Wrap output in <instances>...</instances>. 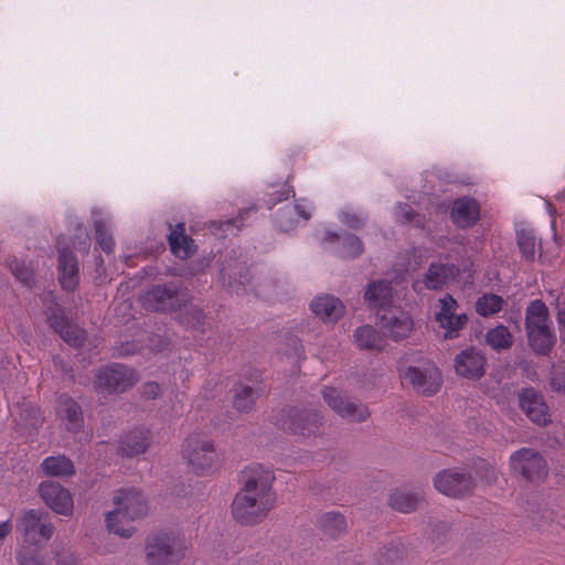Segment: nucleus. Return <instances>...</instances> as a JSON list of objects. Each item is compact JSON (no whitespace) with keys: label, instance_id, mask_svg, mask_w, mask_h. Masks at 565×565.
Here are the masks:
<instances>
[{"label":"nucleus","instance_id":"1","mask_svg":"<svg viewBox=\"0 0 565 565\" xmlns=\"http://www.w3.org/2000/svg\"><path fill=\"white\" fill-rule=\"evenodd\" d=\"M243 488L232 502V515L243 525L260 523L274 508L275 475L263 465L253 463L242 471Z\"/></svg>","mask_w":565,"mask_h":565},{"label":"nucleus","instance_id":"2","mask_svg":"<svg viewBox=\"0 0 565 565\" xmlns=\"http://www.w3.org/2000/svg\"><path fill=\"white\" fill-rule=\"evenodd\" d=\"M115 510L106 515L109 532L121 537H130L135 533L132 522L147 513L148 505L141 492L136 489H121L114 498Z\"/></svg>","mask_w":565,"mask_h":565},{"label":"nucleus","instance_id":"3","mask_svg":"<svg viewBox=\"0 0 565 565\" xmlns=\"http://www.w3.org/2000/svg\"><path fill=\"white\" fill-rule=\"evenodd\" d=\"M145 550L148 565H179L188 543L178 532L159 531L148 536Z\"/></svg>","mask_w":565,"mask_h":565},{"label":"nucleus","instance_id":"4","mask_svg":"<svg viewBox=\"0 0 565 565\" xmlns=\"http://www.w3.org/2000/svg\"><path fill=\"white\" fill-rule=\"evenodd\" d=\"M186 301V291L175 281L153 285L139 297L141 307L151 312H174Z\"/></svg>","mask_w":565,"mask_h":565},{"label":"nucleus","instance_id":"5","mask_svg":"<svg viewBox=\"0 0 565 565\" xmlns=\"http://www.w3.org/2000/svg\"><path fill=\"white\" fill-rule=\"evenodd\" d=\"M181 452L190 469L196 475L212 472L218 462V456L212 440L201 434L186 437L182 444Z\"/></svg>","mask_w":565,"mask_h":565},{"label":"nucleus","instance_id":"6","mask_svg":"<svg viewBox=\"0 0 565 565\" xmlns=\"http://www.w3.org/2000/svg\"><path fill=\"white\" fill-rule=\"evenodd\" d=\"M509 463L513 473L530 482L544 480L548 472L545 459L532 448H521L514 451L510 456Z\"/></svg>","mask_w":565,"mask_h":565},{"label":"nucleus","instance_id":"7","mask_svg":"<svg viewBox=\"0 0 565 565\" xmlns=\"http://www.w3.org/2000/svg\"><path fill=\"white\" fill-rule=\"evenodd\" d=\"M137 382L136 372L122 364H113L99 370L95 386L100 393L114 394L125 392Z\"/></svg>","mask_w":565,"mask_h":565},{"label":"nucleus","instance_id":"8","mask_svg":"<svg viewBox=\"0 0 565 565\" xmlns=\"http://www.w3.org/2000/svg\"><path fill=\"white\" fill-rule=\"evenodd\" d=\"M281 427L292 434L303 437L316 435L321 425V416L311 409H298L295 407L284 411Z\"/></svg>","mask_w":565,"mask_h":565},{"label":"nucleus","instance_id":"9","mask_svg":"<svg viewBox=\"0 0 565 565\" xmlns=\"http://www.w3.org/2000/svg\"><path fill=\"white\" fill-rule=\"evenodd\" d=\"M322 396L329 407L348 422L361 423L370 416L365 405L348 401L344 394L334 387H326Z\"/></svg>","mask_w":565,"mask_h":565},{"label":"nucleus","instance_id":"10","mask_svg":"<svg viewBox=\"0 0 565 565\" xmlns=\"http://www.w3.org/2000/svg\"><path fill=\"white\" fill-rule=\"evenodd\" d=\"M399 376L403 381L408 382L417 393L427 396L436 394L441 386V373L433 365L424 370L408 366L399 373Z\"/></svg>","mask_w":565,"mask_h":565},{"label":"nucleus","instance_id":"11","mask_svg":"<svg viewBox=\"0 0 565 565\" xmlns=\"http://www.w3.org/2000/svg\"><path fill=\"white\" fill-rule=\"evenodd\" d=\"M47 514L40 510H30L21 518L20 529L26 542L38 544L39 541L50 540L54 532V526L46 521Z\"/></svg>","mask_w":565,"mask_h":565},{"label":"nucleus","instance_id":"12","mask_svg":"<svg viewBox=\"0 0 565 565\" xmlns=\"http://www.w3.org/2000/svg\"><path fill=\"white\" fill-rule=\"evenodd\" d=\"M47 320L50 326L71 347L78 348L84 343L86 339L85 331L76 324L71 323L57 303H54V306L50 308Z\"/></svg>","mask_w":565,"mask_h":565},{"label":"nucleus","instance_id":"13","mask_svg":"<svg viewBox=\"0 0 565 565\" xmlns=\"http://www.w3.org/2000/svg\"><path fill=\"white\" fill-rule=\"evenodd\" d=\"M64 241L62 236L56 241L58 280L63 289L72 291L78 285V265L76 257L68 250Z\"/></svg>","mask_w":565,"mask_h":565},{"label":"nucleus","instance_id":"14","mask_svg":"<svg viewBox=\"0 0 565 565\" xmlns=\"http://www.w3.org/2000/svg\"><path fill=\"white\" fill-rule=\"evenodd\" d=\"M40 494L45 504L57 514L70 515L73 511V499L68 490L54 481L40 484Z\"/></svg>","mask_w":565,"mask_h":565},{"label":"nucleus","instance_id":"15","mask_svg":"<svg viewBox=\"0 0 565 565\" xmlns=\"http://www.w3.org/2000/svg\"><path fill=\"white\" fill-rule=\"evenodd\" d=\"M486 356L475 348L459 352L455 358L456 373L465 379L478 380L486 371Z\"/></svg>","mask_w":565,"mask_h":565},{"label":"nucleus","instance_id":"16","mask_svg":"<svg viewBox=\"0 0 565 565\" xmlns=\"http://www.w3.org/2000/svg\"><path fill=\"white\" fill-rule=\"evenodd\" d=\"M434 486L440 493L459 497L471 490L472 478L463 472L444 470L435 477Z\"/></svg>","mask_w":565,"mask_h":565},{"label":"nucleus","instance_id":"17","mask_svg":"<svg viewBox=\"0 0 565 565\" xmlns=\"http://www.w3.org/2000/svg\"><path fill=\"white\" fill-rule=\"evenodd\" d=\"M379 324L394 341L407 338L414 327L411 316L403 310L381 315Z\"/></svg>","mask_w":565,"mask_h":565},{"label":"nucleus","instance_id":"18","mask_svg":"<svg viewBox=\"0 0 565 565\" xmlns=\"http://www.w3.org/2000/svg\"><path fill=\"white\" fill-rule=\"evenodd\" d=\"M520 406L526 416L540 426L547 425L551 422L548 407L533 388H524L519 395Z\"/></svg>","mask_w":565,"mask_h":565},{"label":"nucleus","instance_id":"19","mask_svg":"<svg viewBox=\"0 0 565 565\" xmlns=\"http://www.w3.org/2000/svg\"><path fill=\"white\" fill-rule=\"evenodd\" d=\"M459 276V268L448 263H431L424 275V285L427 289L438 290L455 281Z\"/></svg>","mask_w":565,"mask_h":565},{"label":"nucleus","instance_id":"20","mask_svg":"<svg viewBox=\"0 0 565 565\" xmlns=\"http://www.w3.org/2000/svg\"><path fill=\"white\" fill-rule=\"evenodd\" d=\"M479 216L480 206L475 199L463 196L454 201L450 217L458 227L472 226L479 220Z\"/></svg>","mask_w":565,"mask_h":565},{"label":"nucleus","instance_id":"21","mask_svg":"<svg viewBox=\"0 0 565 565\" xmlns=\"http://www.w3.org/2000/svg\"><path fill=\"white\" fill-rule=\"evenodd\" d=\"M56 415L65 427L75 431L83 427L84 419L78 403L66 394L58 396L56 401Z\"/></svg>","mask_w":565,"mask_h":565},{"label":"nucleus","instance_id":"22","mask_svg":"<svg viewBox=\"0 0 565 565\" xmlns=\"http://www.w3.org/2000/svg\"><path fill=\"white\" fill-rule=\"evenodd\" d=\"M310 309L326 322H335L344 313V306L340 299L330 295L316 297L310 303Z\"/></svg>","mask_w":565,"mask_h":565},{"label":"nucleus","instance_id":"23","mask_svg":"<svg viewBox=\"0 0 565 565\" xmlns=\"http://www.w3.org/2000/svg\"><path fill=\"white\" fill-rule=\"evenodd\" d=\"M364 299L370 307L386 310L393 303V288L390 281L374 280L364 292Z\"/></svg>","mask_w":565,"mask_h":565},{"label":"nucleus","instance_id":"24","mask_svg":"<svg viewBox=\"0 0 565 565\" xmlns=\"http://www.w3.org/2000/svg\"><path fill=\"white\" fill-rule=\"evenodd\" d=\"M170 249L180 259H186L194 254L196 246L194 241L185 234V226L179 223L168 236Z\"/></svg>","mask_w":565,"mask_h":565},{"label":"nucleus","instance_id":"25","mask_svg":"<svg viewBox=\"0 0 565 565\" xmlns=\"http://www.w3.org/2000/svg\"><path fill=\"white\" fill-rule=\"evenodd\" d=\"M150 443V431L137 428L128 433L119 444V452L122 456L134 457L146 451Z\"/></svg>","mask_w":565,"mask_h":565},{"label":"nucleus","instance_id":"26","mask_svg":"<svg viewBox=\"0 0 565 565\" xmlns=\"http://www.w3.org/2000/svg\"><path fill=\"white\" fill-rule=\"evenodd\" d=\"M353 339L355 344L363 350L381 351L384 345L383 337L371 326L359 327L353 333Z\"/></svg>","mask_w":565,"mask_h":565},{"label":"nucleus","instance_id":"27","mask_svg":"<svg viewBox=\"0 0 565 565\" xmlns=\"http://www.w3.org/2000/svg\"><path fill=\"white\" fill-rule=\"evenodd\" d=\"M548 310L542 300L531 301L526 308L525 327L526 331L547 328Z\"/></svg>","mask_w":565,"mask_h":565},{"label":"nucleus","instance_id":"28","mask_svg":"<svg viewBox=\"0 0 565 565\" xmlns=\"http://www.w3.org/2000/svg\"><path fill=\"white\" fill-rule=\"evenodd\" d=\"M41 467L45 475L52 477H71L75 473L73 462L65 456L46 457Z\"/></svg>","mask_w":565,"mask_h":565},{"label":"nucleus","instance_id":"29","mask_svg":"<svg viewBox=\"0 0 565 565\" xmlns=\"http://www.w3.org/2000/svg\"><path fill=\"white\" fill-rule=\"evenodd\" d=\"M296 212L303 221H308L310 218V206L305 201H297L295 206L286 207L279 211L277 214V226L281 232H288L294 228L295 223L291 220L292 213Z\"/></svg>","mask_w":565,"mask_h":565},{"label":"nucleus","instance_id":"30","mask_svg":"<svg viewBox=\"0 0 565 565\" xmlns=\"http://www.w3.org/2000/svg\"><path fill=\"white\" fill-rule=\"evenodd\" d=\"M526 332L529 344L537 354L546 355L550 353L555 343V337L550 327L534 329Z\"/></svg>","mask_w":565,"mask_h":565},{"label":"nucleus","instance_id":"31","mask_svg":"<svg viewBox=\"0 0 565 565\" xmlns=\"http://www.w3.org/2000/svg\"><path fill=\"white\" fill-rule=\"evenodd\" d=\"M331 237H334L340 242L341 248L339 249V255L342 258H354L363 252L362 242L353 234L339 236L335 233L328 232L326 239H330Z\"/></svg>","mask_w":565,"mask_h":565},{"label":"nucleus","instance_id":"32","mask_svg":"<svg viewBox=\"0 0 565 565\" xmlns=\"http://www.w3.org/2000/svg\"><path fill=\"white\" fill-rule=\"evenodd\" d=\"M504 300L501 296L494 294H484L480 296L476 303V312L481 317H490L500 312L503 308Z\"/></svg>","mask_w":565,"mask_h":565},{"label":"nucleus","instance_id":"33","mask_svg":"<svg viewBox=\"0 0 565 565\" xmlns=\"http://www.w3.org/2000/svg\"><path fill=\"white\" fill-rule=\"evenodd\" d=\"M487 343L494 350H505L512 345L513 337L509 329L502 324L490 329L486 334Z\"/></svg>","mask_w":565,"mask_h":565},{"label":"nucleus","instance_id":"34","mask_svg":"<svg viewBox=\"0 0 565 565\" xmlns=\"http://www.w3.org/2000/svg\"><path fill=\"white\" fill-rule=\"evenodd\" d=\"M257 397L258 392L255 388L239 384L235 388L233 405L238 412H248L254 406Z\"/></svg>","mask_w":565,"mask_h":565},{"label":"nucleus","instance_id":"35","mask_svg":"<svg viewBox=\"0 0 565 565\" xmlns=\"http://www.w3.org/2000/svg\"><path fill=\"white\" fill-rule=\"evenodd\" d=\"M418 501L417 495L404 491H394L388 498L390 507L403 513H409L415 510Z\"/></svg>","mask_w":565,"mask_h":565},{"label":"nucleus","instance_id":"36","mask_svg":"<svg viewBox=\"0 0 565 565\" xmlns=\"http://www.w3.org/2000/svg\"><path fill=\"white\" fill-rule=\"evenodd\" d=\"M516 241L522 257L525 260L533 262L535 257L536 238L531 230H520L516 233Z\"/></svg>","mask_w":565,"mask_h":565},{"label":"nucleus","instance_id":"37","mask_svg":"<svg viewBox=\"0 0 565 565\" xmlns=\"http://www.w3.org/2000/svg\"><path fill=\"white\" fill-rule=\"evenodd\" d=\"M324 533L329 536H337L345 529V519L338 512H327L320 519Z\"/></svg>","mask_w":565,"mask_h":565},{"label":"nucleus","instance_id":"38","mask_svg":"<svg viewBox=\"0 0 565 565\" xmlns=\"http://www.w3.org/2000/svg\"><path fill=\"white\" fill-rule=\"evenodd\" d=\"M468 318L465 313H456L452 312L449 316H446L445 321H437L439 326L446 330L445 338L446 339H454L458 337V332L460 329L463 328V326L467 323Z\"/></svg>","mask_w":565,"mask_h":565},{"label":"nucleus","instance_id":"39","mask_svg":"<svg viewBox=\"0 0 565 565\" xmlns=\"http://www.w3.org/2000/svg\"><path fill=\"white\" fill-rule=\"evenodd\" d=\"M468 318L465 313H456L452 312L449 316H446L445 321H437L439 326L446 330L445 338L446 339H454L458 337V332L460 329L463 328V326L467 323Z\"/></svg>","mask_w":565,"mask_h":565},{"label":"nucleus","instance_id":"40","mask_svg":"<svg viewBox=\"0 0 565 565\" xmlns=\"http://www.w3.org/2000/svg\"><path fill=\"white\" fill-rule=\"evenodd\" d=\"M396 215L401 223L413 224L415 227L423 228L425 220L423 216L417 214L407 204L399 203L396 207Z\"/></svg>","mask_w":565,"mask_h":565},{"label":"nucleus","instance_id":"41","mask_svg":"<svg viewBox=\"0 0 565 565\" xmlns=\"http://www.w3.org/2000/svg\"><path fill=\"white\" fill-rule=\"evenodd\" d=\"M10 269L14 277L20 280L24 286L31 287L34 282L33 269L25 264L24 260L14 259Z\"/></svg>","mask_w":565,"mask_h":565},{"label":"nucleus","instance_id":"42","mask_svg":"<svg viewBox=\"0 0 565 565\" xmlns=\"http://www.w3.org/2000/svg\"><path fill=\"white\" fill-rule=\"evenodd\" d=\"M96 242L98 246L106 253L110 254L114 250V239L110 233L104 227L100 222H95Z\"/></svg>","mask_w":565,"mask_h":565},{"label":"nucleus","instance_id":"43","mask_svg":"<svg viewBox=\"0 0 565 565\" xmlns=\"http://www.w3.org/2000/svg\"><path fill=\"white\" fill-rule=\"evenodd\" d=\"M181 323L190 329H199L204 324V315L200 308H190L182 317Z\"/></svg>","mask_w":565,"mask_h":565},{"label":"nucleus","instance_id":"44","mask_svg":"<svg viewBox=\"0 0 565 565\" xmlns=\"http://www.w3.org/2000/svg\"><path fill=\"white\" fill-rule=\"evenodd\" d=\"M440 309L435 315L436 321H445L446 316L455 312L458 308L457 300L449 294L439 299Z\"/></svg>","mask_w":565,"mask_h":565},{"label":"nucleus","instance_id":"45","mask_svg":"<svg viewBox=\"0 0 565 565\" xmlns=\"http://www.w3.org/2000/svg\"><path fill=\"white\" fill-rule=\"evenodd\" d=\"M24 412L26 413L25 423L21 418L20 422L17 423V426L22 427H32L35 428L41 424L40 409L34 405H25Z\"/></svg>","mask_w":565,"mask_h":565},{"label":"nucleus","instance_id":"46","mask_svg":"<svg viewBox=\"0 0 565 565\" xmlns=\"http://www.w3.org/2000/svg\"><path fill=\"white\" fill-rule=\"evenodd\" d=\"M18 563L19 565H46L30 547H23L20 550L18 554Z\"/></svg>","mask_w":565,"mask_h":565},{"label":"nucleus","instance_id":"47","mask_svg":"<svg viewBox=\"0 0 565 565\" xmlns=\"http://www.w3.org/2000/svg\"><path fill=\"white\" fill-rule=\"evenodd\" d=\"M76 237L79 239L76 244L73 242V248L82 252V253H88L89 250V235L85 227L82 225H78L76 227Z\"/></svg>","mask_w":565,"mask_h":565},{"label":"nucleus","instance_id":"48","mask_svg":"<svg viewBox=\"0 0 565 565\" xmlns=\"http://www.w3.org/2000/svg\"><path fill=\"white\" fill-rule=\"evenodd\" d=\"M340 220L344 225L354 230L360 228L364 224V218L354 212H342Z\"/></svg>","mask_w":565,"mask_h":565},{"label":"nucleus","instance_id":"49","mask_svg":"<svg viewBox=\"0 0 565 565\" xmlns=\"http://www.w3.org/2000/svg\"><path fill=\"white\" fill-rule=\"evenodd\" d=\"M142 394L145 397L154 399L160 394V386L156 382L145 384Z\"/></svg>","mask_w":565,"mask_h":565},{"label":"nucleus","instance_id":"50","mask_svg":"<svg viewBox=\"0 0 565 565\" xmlns=\"http://www.w3.org/2000/svg\"><path fill=\"white\" fill-rule=\"evenodd\" d=\"M56 562L61 565H77V558L73 553L61 554L57 551H54Z\"/></svg>","mask_w":565,"mask_h":565},{"label":"nucleus","instance_id":"51","mask_svg":"<svg viewBox=\"0 0 565 565\" xmlns=\"http://www.w3.org/2000/svg\"><path fill=\"white\" fill-rule=\"evenodd\" d=\"M398 557V550L397 548H387L385 553L381 555L380 565H390L386 563H393L395 558Z\"/></svg>","mask_w":565,"mask_h":565},{"label":"nucleus","instance_id":"52","mask_svg":"<svg viewBox=\"0 0 565 565\" xmlns=\"http://www.w3.org/2000/svg\"><path fill=\"white\" fill-rule=\"evenodd\" d=\"M291 354L299 358L303 353V348L298 338L290 339Z\"/></svg>","mask_w":565,"mask_h":565},{"label":"nucleus","instance_id":"53","mask_svg":"<svg viewBox=\"0 0 565 565\" xmlns=\"http://www.w3.org/2000/svg\"><path fill=\"white\" fill-rule=\"evenodd\" d=\"M290 193L295 194L294 190L291 188H288L277 199H275L273 201H268L267 202L268 203V207L271 209L278 202H281L282 200H287L289 198Z\"/></svg>","mask_w":565,"mask_h":565},{"label":"nucleus","instance_id":"54","mask_svg":"<svg viewBox=\"0 0 565 565\" xmlns=\"http://www.w3.org/2000/svg\"><path fill=\"white\" fill-rule=\"evenodd\" d=\"M561 379L559 377H554L552 381H551V386L552 388L555 391V392H562V393H565V383H561Z\"/></svg>","mask_w":565,"mask_h":565},{"label":"nucleus","instance_id":"55","mask_svg":"<svg viewBox=\"0 0 565 565\" xmlns=\"http://www.w3.org/2000/svg\"><path fill=\"white\" fill-rule=\"evenodd\" d=\"M238 222L239 220H227L226 222H224V231H230L232 230L233 227H236L237 231L241 230L239 225H238Z\"/></svg>","mask_w":565,"mask_h":565},{"label":"nucleus","instance_id":"56","mask_svg":"<svg viewBox=\"0 0 565 565\" xmlns=\"http://www.w3.org/2000/svg\"><path fill=\"white\" fill-rule=\"evenodd\" d=\"M249 213H256V210L254 207H249L248 210H246L244 213H241L239 214V220L243 218V215L244 214H249Z\"/></svg>","mask_w":565,"mask_h":565},{"label":"nucleus","instance_id":"57","mask_svg":"<svg viewBox=\"0 0 565 565\" xmlns=\"http://www.w3.org/2000/svg\"><path fill=\"white\" fill-rule=\"evenodd\" d=\"M125 353L129 354V353H134V351L126 350Z\"/></svg>","mask_w":565,"mask_h":565}]
</instances>
